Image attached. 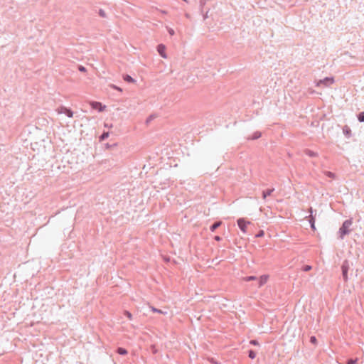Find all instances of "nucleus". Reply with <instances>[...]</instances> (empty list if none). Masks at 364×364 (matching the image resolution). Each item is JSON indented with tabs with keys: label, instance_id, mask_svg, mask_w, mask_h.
Instances as JSON below:
<instances>
[{
	"label": "nucleus",
	"instance_id": "4468645a",
	"mask_svg": "<svg viewBox=\"0 0 364 364\" xmlns=\"http://www.w3.org/2000/svg\"><path fill=\"white\" fill-rule=\"evenodd\" d=\"M256 279V277L254 276H250L244 278V280L246 282H250Z\"/></svg>",
	"mask_w": 364,
	"mask_h": 364
},
{
	"label": "nucleus",
	"instance_id": "a211bd4d",
	"mask_svg": "<svg viewBox=\"0 0 364 364\" xmlns=\"http://www.w3.org/2000/svg\"><path fill=\"white\" fill-rule=\"evenodd\" d=\"M358 119L360 122H364V113H360L358 116Z\"/></svg>",
	"mask_w": 364,
	"mask_h": 364
},
{
	"label": "nucleus",
	"instance_id": "aec40b11",
	"mask_svg": "<svg viewBox=\"0 0 364 364\" xmlns=\"http://www.w3.org/2000/svg\"><path fill=\"white\" fill-rule=\"evenodd\" d=\"M356 363H357V359H355V360L350 359L348 360L347 364H355Z\"/></svg>",
	"mask_w": 364,
	"mask_h": 364
},
{
	"label": "nucleus",
	"instance_id": "0eeeda50",
	"mask_svg": "<svg viewBox=\"0 0 364 364\" xmlns=\"http://www.w3.org/2000/svg\"><path fill=\"white\" fill-rule=\"evenodd\" d=\"M348 266L347 264H343L342 266V272L344 280L346 282L348 280Z\"/></svg>",
	"mask_w": 364,
	"mask_h": 364
},
{
	"label": "nucleus",
	"instance_id": "c85d7f7f",
	"mask_svg": "<svg viewBox=\"0 0 364 364\" xmlns=\"http://www.w3.org/2000/svg\"><path fill=\"white\" fill-rule=\"evenodd\" d=\"M215 240L219 241L220 240V237L219 236H215Z\"/></svg>",
	"mask_w": 364,
	"mask_h": 364
},
{
	"label": "nucleus",
	"instance_id": "f8f14e48",
	"mask_svg": "<svg viewBox=\"0 0 364 364\" xmlns=\"http://www.w3.org/2000/svg\"><path fill=\"white\" fill-rule=\"evenodd\" d=\"M117 353L120 355H126L127 354V350L123 348H118Z\"/></svg>",
	"mask_w": 364,
	"mask_h": 364
},
{
	"label": "nucleus",
	"instance_id": "20e7f679",
	"mask_svg": "<svg viewBox=\"0 0 364 364\" xmlns=\"http://www.w3.org/2000/svg\"><path fill=\"white\" fill-rule=\"evenodd\" d=\"M333 82H334L333 78L326 77L325 79L318 81L317 82V86H321V85L328 86L329 85L333 84Z\"/></svg>",
	"mask_w": 364,
	"mask_h": 364
},
{
	"label": "nucleus",
	"instance_id": "1a4fd4ad",
	"mask_svg": "<svg viewBox=\"0 0 364 364\" xmlns=\"http://www.w3.org/2000/svg\"><path fill=\"white\" fill-rule=\"evenodd\" d=\"M274 188L272 189H267L262 193V197L264 199H266V198L272 194V193L274 191Z\"/></svg>",
	"mask_w": 364,
	"mask_h": 364
},
{
	"label": "nucleus",
	"instance_id": "5701e85b",
	"mask_svg": "<svg viewBox=\"0 0 364 364\" xmlns=\"http://www.w3.org/2000/svg\"><path fill=\"white\" fill-rule=\"evenodd\" d=\"M311 342L313 343H316V338L314 336L311 337Z\"/></svg>",
	"mask_w": 364,
	"mask_h": 364
},
{
	"label": "nucleus",
	"instance_id": "39448f33",
	"mask_svg": "<svg viewBox=\"0 0 364 364\" xmlns=\"http://www.w3.org/2000/svg\"><path fill=\"white\" fill-rule=\"evenodd\" d=\"M268 279H269L268 275L264 274V275H262L261 277H259V278L258 279V287H262L264 284H265L268 282Z\"/></svg>",
	"mask_w": 364,
	"mask_h": 364
},
{
	"label": "nucleus",
	"instance_id": "f257e3e1",
	"mask_svg": "<svg viewBox=\"0 0 364 364\" xmlns=\"http://www.w3.org/2000/svg\"><path fill=\"white\" fill-rule=\"evenodd\" d=\"M353 224V220L351 219L346 220L343 222L342 226L339 229L338 234L341 239H343L344 236L348 234L351 229L350 227Z\"/></svg>",
	"mask_w": 364,
	"mask_h": 364
},
{
	"label": "nucleus",
	"instance_id": "cd10ccee",
	"mask_svg": "<svg viewBox=\"0 0 364 364\" xmlns=\"http://www.w3.org/2000/svg\"><path fill=\"white\" fill-rule=\"evenodd\" d=\"M264 235V232L261 231L258 235L257 237H262Z\"/></svg>",
	"mask_w": 364,
	"mask_h": 364
},
{
	"label": "nucleus",
	"instance_id": "ddd939ff",
	"mask_svg": "<svg viewBox=\"0 0 364 364\" xmlns=\"http://www.w3.org/2000/svg\"><path fill=\"white\" fill-rule=\"evenodd\" d=\"M124 314L129 319V320H132V314L128 311H125L124 312Z\"/></svg>",
	"mask_w": 364,
	"mask_h": 364
},
{
	"label": "nucleus",
	"instance_id": "bb28decb",
	"mask_svg": "<svg viewBox=\"0 0 364 364\" xmlns=\"http://www.w3.org/2000/svg\"><path fill=\"white\" fill-rule=\"evenodd\" d=\"M79 70H80V71H82V72L85 71V68L84 67H82V66H80V68H79Z\"/></svg>",
	"mask_w": 364,
	"mask_h": 364
},
{
	"label": "nucleus",
	"instance_id": "7ed1b4c3",
	"mask_svg": "<svg viewBox=\"0 0 364 364\" xmlns=\"http://www.w3.org/2000/svg\"><path fill=\"white\" fill-rule=\"evenodd\" d=\"M250 224V222L246 221L244 218H239L237 220V225L240 228V229L243 232H246V229L247 225Z\"/></svg>",
	"mask_w": 364,
	"mask_h": 364
},
{
	"label": "nucleus",
	"instance_id": "4be33fe9",
	"mask_svg": "<svg viewBox=\"0 0 364 364\" xmlns=\"http://www.w3.org/2000/svg\"><path fill=\"white\" fill-rule=\"evenodd\" d=\"M112 87L114 88V90H117L119 91V92L122 91V90L120 87H117L116 85H112Z\"/></svg>",
	"mask_w": 364,
	"mask_h": 364
},
{
	"label": "nucleus",
	"instance_id": "393cba45",
	"mask_svg": "<svg viewBox=\"0 0 364 364\" xmlns=\"http://www.w3.org/2000/svg\"><path fill=\"white\" fill-rule=\"evenodd\" d=\"M310 269H311V267L309 265L306 266L304 268V271H309Z\"/></svg>",
	"mask_w": 364,
	"mask_h": 364
},
{
	"label": "nucleus",
	"instance_id": "9d476101",
	"mask_svg": "<svg viewBox=\"0 0 364 364\" xmlns=\"http://www.w3.org/2000/svg\"><path fill=\"white\" fill-rule=\"evenodd\" d=\"M221 225V222H217V223H215L211 227H210V230L212 232H214L216 228H218V227H220Z\"/></svg>",
	"mask_w": 364,
	"mask_h": 364
},
{
	"label": "nucleus",
	"instance_id": "6ab92c4d",
	"mask_svg": "<svg viewBox=\"0 0 364 364\" xmlns=\"http://www.w3.org/2000/svg\"><path fill=\"white\" fill-rule=\"evenodd\" d=\"M261 136V134L259 132H256L254 134V136H252V139H258Z\"/></svg>",
	"mask_w": 364,
	"mask_h": 364
},
{
	"label": "nucleus",
	"instance_id": "dca6fc26",
	"mask_svg": "<svg viewBox=\"0 0 364 364\" xmlns=\"http://www.w3.org/2000/svg\"><path fill=\"white\" fill-rule=\"evenodd\" d=\"M255 356H256V353H255L254 351L250 350V351L249 352V357H250V358L253 359V358H255Z\"/></svg>",
	"mask_w": 364,
	"mask_h": 364
},
{
	"label": "nucleus",
	"instance_id": "b1692460",
	"mask_svg": "<svg viewBox=\"0 0 364 364\" xmlns=\"http://www.w3.org/2000/svg\"><path fill=\"white\" fill-rule=\"evenodd\" d=\"M250 343L252 344V345H255V346L258 345V342L257 341H255V340L251 341Z\"/></svg>",
	"mask_w": 364,
	"mask_h": 364
},
{
	"label": "nucleus",
	"instance_id": "f3484780",
	"mask_svg": "<svg viewBox=\"0 0 364 364\" xmlns=\"http://www.w3.org/2000/svg\"><path fill=\"white\" fill-rule=\"evenodd\" d=\"M108 136H109V133H108V132L103 133V134H102V136H100V139H101V140H104V139H105L106 138H107V137H108Z\"/></svg>",
	"mask_w": 364,
	"mask_h": 364
},
{
	"label": "nucleus",
	"instance_id": "9b49d317",
	"mask_svg": "<svg viewBox=\"0 0 364 364\" xmlns=\"http://www.w3.org/2000/svg\"><path fill=\"white\" fill-rule=\"evenodd\" d=\"M124 80L129 82H132V83L135 82V80L130 75H126L125 76H124Z\"/></svg>",
	"mask_w": 364,
	"mask_h": 364
},
{
	"label": "nucleus",
	"instance_id": "2eb2a0df",
	"mask_svg": "<svg viewBox=\"0 0 364 364\" xmlns=\"http://www.w3.org/2000/svg\"><path fill=\"white\" fill-rule=\"evenodd\" d=\"M65 114H67V116L68 117H73V113L70 109H66Z\"/></svg>",
	"mask_w": 364,
	"mask_h": 364
},
{
	"label": "nucleus",
	"instance_id": "423d86ee",
	"mask_svg": "<svg viewBox=\"0 0 364 364\" xmlns=\"http://www.w3.org/2000/svg\"><path fill=\"white\" fill-rule=\"evenodd\" d=\"M157 50L159 52V53L160 54V55L164 58H166L167 56H166V47L165 46L162 45V44H160L157 47Z\"/></svg>",
	"mask_w": 364,
	"mask_h": 364
},
{
	"label": "nucleus",
	"instance_id": "a878e982",
	"mask_svg": "<svg viewBox=\"0 0 364 364\" xmlns=\"http://www.w3.org/2000/svg\"><path fill=\"white\" fill-rule=\"evenodd\" d=\"M168 33H170V35L173 36L174 34V31L171 28H170L168 30Z\"/></svg>",
	"mask_w": 364,
	"mask_h": 364
},
{
	"label": "nucleus",
	"instance_id": "6e6552de",
	"mask_svg": "<svg viewBox=\"0 0 364 364\" xmlns=\"http://www.w3.org/2000/svg\"><path fill=\"white\" fill-rule=\"evenodd\" d=\"M309 212H310V213H311V215H310V220H309V222H310V223H311V228H312V229H315V218H314V217L312 215L313 210H312V208H310Z\"/></svg>",
	"mask_w": 364,
	"mask_h": 364
},
{
	"label": "nucleus",
	"instance_id": "412c9836",
	"mask_svg": "<svg viewBox=\"0 0 364 364\" xmlns=\"http://www.w3.org/2000/svg\"><path fill=\"white\" fill-rule=\"evenodd\" d=\"M152 311H153L154 312H157V313H159V314H164V312H163L161 310H160V309H156V308H152Z\"/></svg>",
	"mask_w": 364,
	"mask_h": 364
},
{
	"label": "nucleus",
	"instance_id": "f03ea898",
	"mask_svg": "<svg viewBox=\"0 0 364 364\" xmlns=\"http://www.w3.org/2000/svg\"><path fill=\"white\" fill-rule=\"evenodd\" d=\"M90 105L94 109H97L99 112H103L106 109L105 105H102L101 102L92 101L90 102Z\"/></svg>",
	"mask_w": 364,
	"mask_h": 364
}]
</instances>
